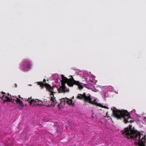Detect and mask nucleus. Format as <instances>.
<instances>
[{
	"instance_id": "nucleus-2",
	"label": "nucleus",
	"mask_w": 146,
	"mask_h": 146,
	"mask_svg": "<svg viewBox=\"0 0 146 146\" xmlns=\"http://www.w3.org/2000/svg\"><path fill=\"white\" fill-rule=\"evenodd\" d=\"M114 109L112 108L113 114L114 116L118 119H123L125 123H127L129 122L132 123L134 122L133 121L130 120L131 118V116L128 111L125 110H117L116 108H114Z\"/></svg>"
},
{
	"instance_id": "nucleus-9",
	"label": "nucleus",
	"mask_w": 146,
	"mask_h": 146,
	"mask_svg": "<svg viewBox=\"0 0 146 146\" xmlns=\"http://www.w3.org/2000/svg\"><path fill=\"white\" fill-rule=\"evenodd\" d=\"M17 100V101L16 102L15 104H16V105H18L17 107L19 109L21 110L23 109V107L24 106V104H23V102L19 98Z\"/></svg>"
},
{
	"instance_id": "nucleus-7",
	"label": "nucleus",
	"mask_w": 146,
	"mask_h": 146,
	"mask_svg": "<svg viewBox=\"0 0 146 146\" xmlns=\"http://www.w3.org/2000/svg\"><path fill=\"white\" fill-rule=\"evenodd\" d=\"M38 84L40 86V87H45L46 89L48 91H50L51 89L53 91H56L57 89L56 88H53V86H51L48 83H44L43 82H38Z\"/></svg>"
},
{
	"instance_id": "nucleus-8",
	"label": "nucleus",
	"mask_w": 146,
	"mask_h": 146,
	"mask_svg": "<svg viewBox=\"0 0 146 146\" xmlns=\"http://www.w3.org/2000/svg\"><path fill=\"white\" fill-rule=\"evenodd\" d=\"M31 65V62L29 61H27L23 62L22 67L24 70H26L30 68Z\"/></svg>"
},
{
	"instance_id": "nucleus-1",
	"label": "nucleus",
	"mask_w": 146,
	"mask_h": 146,
	"mask_svg": "<svg viewBox=\"0 0 146 146\" xmlns=\"http://www.w3.org/2000/svg\"><path fill=\"white\" fill-rule=\"evenodd\" d=\"M130 126L129 128H125L124 131H122V134L127 136L128 139L134 140L136 145L146 146V136L136 130L133 129Z\"/></svg>"
},
{
	"instance_id": "nucleus-10",
	"label": "nucleus",
	"mask_w": 146,
	"mask_h": 146,
	"mask_svg": "<svg viewBox=\"0 0 146 146\" xmlns=\"http://www.w3.org/2000/svg\"><path fill=\"white\" fill-rule=\"evenodd\" d=\"M31 98H29L27 100V101L28 102L30 101V104L31 106H35L36 105H37V102H38V100L36 99V100H30V99Z\"/></svg>"
},
{
	"instance_id": "nucleus-13",
	"label": "nucleus",
	"mask_w": 146,
	"mask_h": 146,
	"mask_svg": "<svg viewBox=\"0 0 146 146\" xmlns=\"http://www.w3.org/2000/svg\"><path fill=\"white\" fill-rule=\"evenodd\" d=\"M38 102H37V105H41V104L40 103H41V102L40 101H39L38 100Z\"/></svg>"
},
{
	"instance_id": "nucleus-11",
	"label": "nucleus",
	"mask_w": 146,
	"mask_h": 146,
	"mask_svg": "<svg viewBox=\"0 0 146 146\" xmlns=\"http://www.w3.org/2000/svg\"><path fill=\"white\" fill-rule=\"evenodd\" d=\"M60 104H58V107L59 109L60 108V106H61L62 107L63 105H64L66 103V98H62L60 100Z\"/></svg>"
},
{
	"instance_id": "nucleus-3",
	"label": "nucleus",
	"mask_w": 146,
	"mask_h": 146,
	"mask_svg": "<svg viewBox=\"0 0 146 146\" xmlns=\"http://www.w3.org/2000/svg\"><path fill=\"white\" fill-rule=\"evenodd\" d=\"M61 82V86L59 88H58L56 86H53V88H56L57 90L56 91H53L51 89L50 91H49L50 92V100L52 102L51 105L54 106L57 103L59 104L56 101V98L54 97V94L56 93L57 91H58L59 93H65L66 92H68L69 90L67 89V88L65 86V83Z\"/></svg>"
},
{
	"instance_id": "nucleus-12",
	"label": "nucleus",
	"mask_w": 146,
	"mask_h": 146,
	"mask_svg": "<svg viewBox=\"0 0 146 146\" xmlns=\"http://www.w3.org/2000/svg\"><path fill=\"white\" fill-rule=\"evenodd\" d=\"M66 103L67 104H68L69 105H73V104L72 103V99H70L67 98H66Z\"/></svg>"
},
{
	"instance_id": "nucleus-16",
	"label": "nucleus",
	"mask_w": 146,
	"mask_h": 146,
	"mask_svg": "<svg viewBox=\"0 0 146 146\" xmlns=\"http://www.w3.org/2000/svg\"><path fill=\"white\" fill-rule=\"evenodd\" d=\"M14 85H15V87L16 88V87H17V84H14Z\"/></svg>"
},
{
	"instance_id": "nucleus-14",
	"label": "nucleus",
	"mask_w": 146,
	"mask_h": 146,
	"mask_svg": "<svg viewBox=\"0 0 146 146\" xmlns=\"http://www.w3.org/2000/svg\"><path fill=\"white\" fill-rule=\"evenodd\" d=\"M18 97H19V98H21L22 99H23L22 98H21V97L20 96V95H19L18 96Z\"/></svg>"
},
{
	"instance_id": "nucleus-5",
	"label": "nucleus",
	"mask_w": 146,
	"mask_h": 146,
	"mask_svg": "<svg viewBox=\"0 0 146 146\" xmlns=\"http://www.w3.org/2000/svg\"><path fill=\"white\" fill-rule=\"evenodd\" d=\"M61 78L62 80L61 82L65 83V84L67 83L68 86L71 87H72L74 85H77L78 86L80 90H82L83 88V85H81L79 81L75 80L72 77L68 79L65 77L63 75H62Z\"/></svg>"
},
{
	"instance_id": "nucleus-15",
	"label": "nucleus",
	"mask_w": 146,
	"mask_h": 146,
	"mask_svg": "<svg viewBox=\"0 0 146 146\" xmlns=\"http://www.w3.org/2000/svg\"><path fill=\"white\" fill-rule=\"evenodd\" d=\"M46 82V80L45 79H44L43 80V82Z\"/></svg>"
},
{
	"instance_id": "nucleus-6",
	"label": "nucleus",
	"mask_w": 146,
	"mask_h": 146,
	"mask_svg": "<svg viewBox=\"0 0 146 146\" xmlns=\"http://www.w3.org/2000/svg\"><path fill=\"white\" fill-rule=\"evenodd\" d=\"M1 94H0V102L3 100V102H11L14 104L19 98L16 96H11L9 93L6 94L5 92H2Z\"/></svg>"
},
{
	"instance_id": "nucleus-4",
	"label": "nucleus",
	"mask_w": 146,
	"mask_h": 146,
	"mask_svg": "<svg viewBox=\"0 0 146 146\" xmlns=\"http://www.w3.org/2000/svg\"><path fill=\"white\" fill-rule=\"evenodd\" d=\"M76 98L79 100H83L85 102H88L92 104L95 105L97 106H99L106 109H108V108L106 106H103L101 104L97 103L96 100H94L93 101H92L90 95H89L87 96L85 93H84L83 94H78Z\"/></svg>"
}]
</instances>
